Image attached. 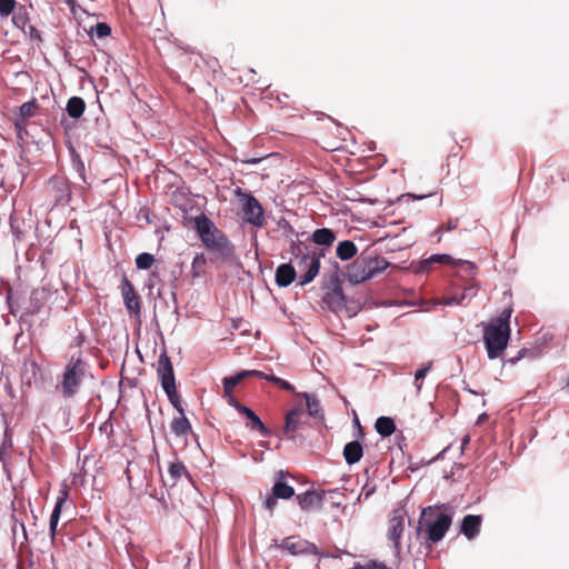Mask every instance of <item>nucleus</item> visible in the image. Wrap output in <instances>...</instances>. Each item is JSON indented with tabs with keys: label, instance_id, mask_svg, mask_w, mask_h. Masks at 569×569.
<instances>
[{
	"label": "nucleus",
	"instance_id": "obj_5",
	"mask_svg": "<svg viewBox=\"0 0 569 569\" xmlns=\"http://www.w3.org/2000/svg\"><path fill=\"white\" fill-rule=\"evenodd\" d=\"M451 522V513H448L440 508L428 507L421 512L418 533L421 531V527L426 526L428 540L436 543L446 536Z\"/></svg>",
	"mask_w": 569,
	"mask_h": 569
},
{
	"label": "nucleus",
	"instance_id": "obj_23",
	"mask_svg": "<svg viewBox=\"0 0 569 569\" xmlns=\"http://www.w3.org/2000/svg\"><path fill=\"white\" fill-rule=\"evenodd\" d=\"M298 396L306 400L307 411L309 416L315 418L323 417L320 402L315 395L308 392H299Z\"/></svg>",
	"mask_w": 569,
	"mask_h": 569
},
{
	"label": "nucleus",
	"instance_id": "obj_16",
	"mask_svg": "<svg viewBox=\"0 0 569 569\" xmlns=\"http://www.w3.org/2000/svg\"><path fill=\"white\" fill-rule=\"evenodd\" d=\"M481 522L480 516L467 515L462 519L460 531L468 540H473L479 535Z\"/></svg>",
	"mask_w": 569,
	"mask_h": 569
},
{
	"label": "nucleus",
	"instance_id": "obj_31",
	"mask_svg": "<svg viewBox=\"0 0 569 569\" xmlns=\"http://www.w3.org/2000/svg\"><path fill=\"white\" fill-rule=\"evenodd\" d=\"M168 472L173 480V483H176L183 475H188L186 466L179 460H176L169 465Z\"/></svg>",
	"mask_w": 569,
	"mask_h": 569
},
{
	"label": "nucleus",
	"instance_id": "obj_37",
	"mask_svg": "<svg viewBox=\"0 0 569 569\" xmlns=\"http://www.w3.org/2000/svg\"><path fill=\"white\" fill-rule=\"evenodd\" d=\"M93 33L96 34L97 38L101 39L111 33V28L104 22H99L96 24V27L93 29Z\"/></svg>",
	"mask_w": 569,
	"mask_h": 569
},
{
	"label": "nucleus",
	"instance_id": "obj_8",
	"mask_svg": "<svg viewBox=\"0 0 569 569\" xmlns=\"http://www.w3.org/2000/svg\"><path fill=\"white\" fill-rule=\"evenodd\" d=\"M236 194L241 204L243 220L256 228H262L266 224V217L264 210L258 199L241 189H238Z\"/></svg>",
	"mask_w": 569,
	"mask_h": 569
},
{
	"label": "nucleus",
	"instance_id": "obj_27",
	"mask_svg": "<svg viewBox=\"0 0 569 569\" xmlns=\"http://www.w3.org/2000/svg\"><path fill=\"white\" fill-rule=\"evenodd\" d=\"M375 428L381 437H389L395 432L396 423L390 417H379Z\"/></svg>",
	"mask_w": 569,
	"mask_h": 569
},
{
	"label": "nucleus",
	"instance_id": "obj_13",
	"mask_svg": "<svg viewBox=\"0 0 569 569\" xmlns=\"http://www.w3.org/2000/svg\"><path fill=\"white\" fill-rule=\"evenodd\" d=\"M433 263L455 264V266L461 264V266H466L467 270H469L470 272H472L476 269V266L469 261H463L460 259L456 260L455 258H452L450 254H447V253H436V254H431L427 259H423L420 263L419 270L426 271Z\"/></svg>",
	"mask_w": 569,
	"mask_h": 569
},
{
	"label": "nucleus",
	"instance_id": "obj_20",
	"mask_svg": "<svg viewBox=\"0 0 569 569\" xmlns=\"http://www.w3.org/2000/svg\"><path fill=\"white\" fill-rule=\"evenodd\" d=\"M67 497H68V492L66 490H61L59 492V496L57 497V501H56L54 508L52 510V513L50 516V522H49V528H50V532H51L52 537L56 535L57 526H58L60 515H61V508H62V505L66 502Z\"/></svg>",
	"mask_w": 569,
	"mask_h": 569
},
{
	"label": "nucleus",
	"instance_id": "obj_35",
	"mask_svg": "<svg viewBox=\"0 0 569 569\" xmlns=\"http://www.w3.org/2000/svg\"><path fill=\"white\" fill-rule=\"evenodd\" d=\"M16 6V0H0V17L6 19L11 16L14 12Z\"/></svg>",
	"mask_w": 569,
	"mask_h": 569
},
{
	"label": "nucleus",
	"instance_id": "obj_22",
	"mask_svg": "<svg viewBox=\"0 0 569 569\" xmlns=\"http://www.w3.org/2000/svg\"><path fill=\"white\" fill-rule=\"evenodd\" d=\"M12 23L16 28L27 32V26H29V11L26 6H16L14 12L12 13Z\"/></svg>",
	"mask_w": 569,
	"mask_h": 569
},
{
	"label": "nucleus",
	"instance_id": "obj_39",
	"mask_svg": "<svg viewBox=\"0 0 569 569\" xmlns=\"http://www.w3.org/2000/svg\"><path fill=\"white\" fill-rule=\"evenodd\" d=\"M223 397L227 399V402L229 406L233 407L238 412H240L241 408L244 407V405H241L233 396L232 393L224 395Z\"/></svg>",
	"mask_w": 569,
	"mask_h": 569
},
{
	"label": "nucleus",
	"instance_id": "obj_44",
	"mask_svg": "<svg viewBox=\"0 0 569 569\" xmlns=\"http://www.w3.org/2000/svg\"><path fill=\"white\" fill-rule=\"evenodd\" d=\"M277 386H279L280 388H282L287 391L295 392V387L290 382L283 380L281 378H280L279 382L277 383Z\"/></svg>",
	"mask_w": 569,
	"mask_h": 569
},
{
	"label": "nucleus",
	"instance_id": "obj_10",
	"mask_svg": "<svg viewBox=\"0 0 569 569\" xmlns=\"http://www.w3.org/2000/svg\"><path fill=\"white\" fill-rule=\"evenodd\" d=\"M279 549L287 550L292 556L299 555H318L317 546L300 537L291 536L276 543Z\"/></svg>",
	"mask_w": 569,
	"mask_h": 569
},
{
	"label": "nucleus",
	"instance_id": "obj_29",
	"mask_svg": "<svg viewBox=\"0 0 569 569\" xmlns=\"http://www.w3.org/2000/svg\"><path fill=\"white\" fill-rule=\"evenodd\" d=\"M37 104L34 101L24 102L19 110V114L16 119V127L21 128L22 124L27 121L28 118H31L34 114V110Z\"/></svg>",
	"mask_w": 569,
	"mask_h": 569
},
{
	"label": "nucleus",
	"instance_id": "obj_28",
	"mask_svg": "<svg viewBox=\"0 0 569 569\" xmlns=\"http://www.w3.org/2000/svg\"><path fill=\"white\" fill-rule=\"evenodd\" d=\"M84 100L80 97H72L67 102V112L73 119L80 118L84 112Z\"/></svg>",
	"mask_w": 569,
	"mask_h": 569
},
{
	"label": "nucleus",
	"instance_id": "obj_49",
	"mask_svg": "<svg viewBox=\"0 0 569 569\" xmlns=\"http://www.w3.org/2000/svg\"><path fill=\"white\" fill-rule=\"evenodd\" d=\"M470 442V437L467 435L462 438V441H461V449L463 450L468 443Z\"/></svg>",
	"mask_w": 569,
	"mask_h": 569
},
{
	"label": "nucleus",
	"instance_id": "obj_7",
	"mask_svg": "<svg viewBox=\"0 0 569 569\" xmlns=\"http://www.w3.org/2000/svg\"><path fill=\"white\" fill-rule=\"evenodd\" d=\"M158 376L170 403L180 415H182L184 410L181 405V398L176 389L173 368L170 358L166 353L160 355L158 359Z\"/></svg>",
	"mask_w": 569,
	"mask_h": 569
},
{
	"label": "nucleus",
	"instance_id": "obj_36",
	"mask_svg": "<svg viewBox=\"0 0 569 569\" xmlns=\"http://www.w3.org/2000/svg\"><path fill=\"white\" fill-rule=\"evenodd\" d=\"M11 447V439L8 437L7 432H4L1 441H0V461L6 462L9 449Z\"/></svg>",
	"mask_w": 569,
	"mask_h": 569
},
{
	"label": "nucleus",
	"instance_id": "obj_47",
	"mask_svg": "<svg viewBox=\"0 0 569 569\" xmlns=\"http://www.w3.org/2000/svg\"><path fill=\"white\" fill-rule=\"evenodd\" d=\"M264 379L270 381V382H272V383H274V385H277L279 382V380H280L279 377L273 376V375H266Z\"/></svg>",
	"mask_w": 569,
	"mask_h": 569
},
{
	"label": "nucleus",
	"instance_id": "obj_17",
	"mask_svg": "<svg viewBox=\"0 0 569 569\" xmlns=\"http://www.w3.org/2000/svg\"><path fill=\"white\" fill-rule=\"evenodd\" d=\"M239 413L243 415L247 418V427L249 429L258 431L263 437H268L270 435V430L266 427V425L261 421L257 413L249 407L244 406L243 408H241Z\"/></svg>",
	"mask_w": 569,
	"mask_h": 569
},
{
	"label": "nucleus",
	"instance_id": "obj_33",
	"mask_svg": "<svg viewBox=\"0 0 569 569\" xmlns=\"http://www.w3.org/2000/svg\"><path fill=\"white\" fill-rule=\"evenodd\" d=\"M44 298V289H34L30 296V303L32 308V312H38L42 306V300Z\"/></svg>",
	"mask_w": 569,
	"mask_h": 569
},
{
	"label": "nucleus",
	"instance_id": "obj_41",
	"mask_svg": "<svg viewBox=\"0 0 569 569\" xmlns=\"http://www.w3.org/2000/svg\"><path fill=\"white\" fill-rule=\"evenodd\" d=\"M477 295V288L475 286H470L465 289L463 293L461 295V300L465 301L466 299L470 300Z\"/></svg>",
	"mask_w": 569,
	"mask_h": 569
},
{
	"label": "nucleus",
	"instance_id": "obj_9",
	"mask_svg": "<svg viewBox=\"0 0 569 569\" xmlns=\"http://www.w3.org/2000/svg\"><path fill=\"white\" fill-rule=\"evenodd\" d=\"M322 301L329 310L336 313L345 308V295L337 274L330 276Z\"/></svg>",
	"mask_w": 569,
	"mask_h": 569
},
{
	"label": "nucleus",
	"instance_id": "obj_2",
	"mask_svg": "<svg viewBox=\"0 0 569 569\" xmlns=\"http://www.w3.org/2000/svg\"><path fill=\"white\" fill-rule=\"evenodd\" d=\"M512 315V308H506L495 319L485 327L483 341L489 359H496L502 355L510 339L509 321Z\"/></svg>",
	"mask_w": 569,
	"mask_h": 569
},
{
	"label": "nucleus",
	"instance_id": "obj_34",
	"mask_svg": "<svg viewBox=\"0 0 569 569\" xmlns=\"http://www.w3.org/2000/svg\"><path fill=\"white\" fill-rule=\"evenodd\" d=\"M154 262V258L151 253L143 252L138 254L136 258V266L138 269L147 270L149 269Z\"/></svg>",
	"mask_w": 569,
	"mask_h": 569
},
{
	"label": "nucleus",
	"instance_id": "obj_50",
	"mask_svg": "<svg viewBox=\"0 0 569 569\" xmlns=\"http://www.w3.org/2000/svg\"><path fill=\"white\" fill-rule=\"evenodd\" d=\"M525 352H526V350H525V349L520 350V351H519L518 357H517V358H512V359H510V360H509V362H510V363H516V361H517V360H519L520 358H522V357H523Z\"/></svg>",
	"mask_w": 569,
	"mask_h": 569
},
{
	"label": "nucleus",
	"instance_id": "obj_12",
	"mask_svg": "<svg viewBox=\"0 0 569 569\" xmlns=\"http://www.w3.org/2000/svg\"><path fill=\"white\" fill-rule=\"evenodd\" d=\"M303 417V409L300 406L290 409L286 413L284 426L282 428L284 438L291 440L296 438V432L305 423Z\"/></svg>",
	"mask_w": 569,
	"mask_h": 569
},
{
	"label": "nucleus",
	"instance_id": "obj_3",
	"mask_svg": "<svg viewBox=\"0 0 569 569\" xmlns=\"http://www.w3.org/2000/svg\"><path fill=\"white\" fill-rule=\"evenodd\" d=\"M290 251L295 256L299 271L303 272L300 284L305 286L311 282L319 273L320 261L325 257V251L315 247H302L296 242H292Z\"/></svg>",
	"mask_w": 569,
	"mask_h": 569
},
{
	"label": "nucleus",
	"instance_id": "obj_32",
	"mask_svg": "<svg viewBox=\"0 0 569 569\" xmlns=\"http://www.w3.org/2000/svg\"><path fill=\"white\" fill-rule=\"evenodd\" d=\"M207 259L203 253H197L191 263V273L193 277H200L204 273Z\"/></svg>",
	"mask_w": 569,
	"mask_h": 569
},
{
	"label": "nucleus",
	"instance_id": "obj_4",
	"mask_svg": "<svg viewBox=\"0 0 569 569\" xmlns=\"http://www.w3.org/2000/svg\"><path fill=\"white\" fill-rule=\"evenodd\" d=\"M390 263L382 257L372 253H361L347 270L348 280L358 284L368 281L385 271Z\"/></svg>",
	"mask_w": 569,
	"mask_h": 569
},
{
	"label": "nucleus",
	"instance_id": "obj_26",
	"mask_svg": "<svg viewBox=\"0 0 569 569\" xmlns=\"http://www.w3.org/2000/svg\"><path fill=\"white\" fill-rule=\"evenodd\" d=\"M357 246L351 240H343L337 246V256L346 261L353 258L357 254Z\"/></svg>",
	"mask_w": 569,
	"mask_h": 569
},
{
	"label": "nucleus",
	"instance_id": "obj_42",
	"mask_svg": "<svg viewBox=\"0 0 569 569\" xmlns=\"http://www.w3.org/2000/svg\"><path fill=\"white\" fill-rule=\"evenodd\" d=\"M440 303L445 305V306H452V305H462L463 301L461 300L460 297L459 298L451 297V298L443 299Z\"/></svg>",
	"mask_w": 569,
	"mask_h": 569
},
{
	"label": "nucleus",
	"instance_id": "obj_21",
	"mask_svg": "<svg viewBox=\"0 0 569 569\" xmlns=\"http://www.w3.org/2000/svg\"><path fill=\"white\" fill-rule=\"evenodd\" d=\"M282 472L278 473V479L272 486L271 492L278 499H289L295 495V489L282 480Z\"/></svg>",
	"mask_w": 569,
	"mask_h": 569
},
{
	"label": "nucleus",
	"instance_id": "obj_30",
	"mask_svg": "<svg viewBox=\"0 0 569 569\" xmlns=\"http://www.w3.org/2000/svg\"><path fill=\"white\" fill-rule=\"evenodd\" d=\"M247 373H242V371L238 372L232 377H226L222 380L223 383V393L229 395L233 392L234 387L241 382L246 378Z\"/></svg>",
	"mask_w": 569,
	"mask_h": 569
},
{
	"label": "nucleus",
	"instance_id": "obj_46",
	"mask_svg": "<svg viewBox=\"0 0 569 569\" xmlns=\"http://www.w3.org/2000/svg\"><path fill=\"white\" fill-rule=\"evenodd\" d=\"M26 33H29V36L31 38L40 39V34H39L38 30L33 26H31L30 23H29V26H27V32Z\"/></svg>",
	"mask_w": 569,
	"mask_h": 569
},
{
	"label": "nucleus",
	"instance_id": "obj_14",
	"mask_svg": "<svg viewBox=\"0 0 569 569\" xmlns=\"http://www.w3.org/2000/svg\"><path fill=\"white\" fill-rule=\"evenodd\" d=\"M121 292L124 306L130 313L139 315L140 313V298L137 295L133 286L128 280L127 277H123L121 280Z\"/></svg>",
	"mask_w": 569,
	"mask_h": 569
},
{
	"label": "nucleus",
	"instance_id": "obj_38",
	"mask_svg": "<svg viewBox=\"0 0 569 569\" xmlns=\"http://www.w3.org/2000/svg\"><path fill=\"white\" fill-rule=\"evenodd\" d=\"M431 369V362H429L428 365L421 367L420 369H418L416 372H415V378H416V381H420L422 379L426 378V376L428 375V372L430 371Z\"/></svg>",
	"mask_w": 569,
	"mask_h": 569
},
{
	"label": "nucleus",
	"instance_id": "obj_15",
	"mask_svg": "<svg viewBox=\"0 0 569 569\" xmlns=\"http://www.w3.org/2000/svg\"><path fill=\"white\" fill-rule=\"evenodd\" d=\"M325 491L317 492L307 490L303 493L297 496V501L300 508L305 511L320 509L322 506Z\"/></svg>",
	"mask_w": 569,
	"mask_h": 569
},
{
	"label": "nucleus",
	"instance_id": "obj_51",
	"mask_svg": "<svg viewBox=\"0 0 569 569\" xmlns=\"http://www.w3.org/2000/svg\"><path fill=\"white\" fill-rule=\"evenodd\" d=\"M413 385H415L417 395H419L422 389V382L415 380Z\"/></svg>",
	"mask_w": 569,
	"mask_h": 569
},
{
	"label": "nucleus",
	"instance_id": "obj_48",
	"mask_svg": "<svg viewBox=\"0 0 569 569\" xmlns=\"http://www.w3.org/2000/svg\"><path fill=\"white\" fill-rule=\"evenodd\" d=\"M430 194H422V196H417V194H413V193H408V194H405L403 197H408V198H412V199H425L427 197H429Z\"/></svg>",
	"mask_w": 569,
	"mask_h": 569
},
{
	"label": "nucleus",
	"instance_id": "obj_24",
	"mask_svg": "<svg viewBox=\"0 0 569 569\" xmlns=\"http://www.w3.org/2000/svg\"><path fill=\"white\" fill-rule=\"evenodd\" d=\"M311 239L316 244L329 247L335 242L336 234L331 229L321 228L312 233Z\"/></svg>",
	"mask_w": 569,
	"mask_h": 569
},
{
	"label": "nucleus",
	"instance_id": "obj_52",
	"mask_svg": "<svg viewBox=\"0 0 569 569\" xmlns=\"http://www.w3.org/2000/svg\"><path fill=\"white\" fill-rule=\"evenodd\" d=\"M457 228V223L450 221L446 228L447 231L453 230Z\"/></svg>",
	"mask_w": 569,
	"mask_h": 569
},
{
	"label": "nucleus",
	"instance_id": "obj_11",
	"mask_svg": "<svg viewBox=\"0 0 569 569\" xmlns=\"http://www.w3.org/2000/svg\"><path fill=\"white\" fill-rule=\"evenodd\" d=\"M407 512L403 509H396L392 511V517L388 525V539L393 543V548L398 553L400 550V539L406 529Z\"/></svg>",
	"mask_w": 569,
	"mask_h": 569
},
{
	"label": "nucleus",
	"instance_id": "obj_19",
	"mask_svg": "<svg viewBox=\"0 0 569 569\" xmlns=\"http://www.w3.org/2000/svg\"><path fill=\"white\" fill-rule=\"evenodd\" d=\"M362 456V445L358 440L348 442L343 448V457L348 465L357 463Z\"/></svg>",
	"mask_w": 569,
	"mask_h": 569
},
{
	"label": "nucleus",
	"instance_id": "obj_18",
	"mask_svg": "<svg viewBox=\"0 0 569 569\" xmlns=\"http://www.w3.org/2000/svg\"><path fill=\"white\" fill-rule=\"evenodd\" d=\"M296 274L291 263H282L276 270V282L279 287H288L295 280Z\"/></svg>",
	"mask_w": 569,
	"mask_h": 569
},
{
	"label": "nucleus",
	"instance_id": "obj_6",
	"mask_svg": "<svg viewBox=\"0 0 569 569\" xmlns=\"http://www.w3.org/2000/svg\"><path fill=\"white\" fill-rule=\"evenodd\" d=\"M87 365L80 358L72 357L64 367L62 379L58 388L64 398H72L79 391L81 382L86 376Z\"/></svg>",
	"mask_w": 569,
	"mask_h": 569
},
{
	"label": "nucleus",
	"instance_id": "obj_43",
	"mask_svg": "<svg viewBox=\"0 0 569 569\" xmlns=\"http://www.w3.org/2000/svg\"><path fill=\"white\" fill-rule=\"evenodd\" d=\"M242 373H247L246 378L247 377H258L261 379L266 378V373H263L262 371H259V370H242Z\"/></svg>",
	"mask_w": 569,
	"mask_h": 569
},
{
	"label": "nucleus",
	"instance_id": "obj_40",
	"mask_svg": "<svg viewBox=\"0 0 569 569\" xmlns=\"http://www.w3.org/2000/svg\"><path fill=\"white\" fill-rule=\"evenodd\" d=\"M277 497L271 492L270 496H268L264 500V507L267 510H269L270 512L273 511L276 505H277Z\"/></svg>",
	"mask_w": 569,
	"mask_h": 569
},
{
	"label": "nucleus",
	"instance_id": "obj_45",
	"mask_svg": "<svg viewBox=\"0 0 569 569\" xmlns=\"http://www.w3.org/2000/svg\"><path fill=\"white\" fill-rule=\"evenodd\" d=\"M368 569H390V568H388L382 562L371 560L368 562Z\"/></svg>",
	"mask_w": 569,
	"mask_h": 569
},
{
	"label": "nucleus",
	"instance_id": "obj_25",
	"mask_svg": "<svg viewBox=\"0 0 569 569\" xmlns=\"http://www.w3.org/2000/svg\"><path fill=\"white\" fill-rule=\"evenodd\" d=\"M171 429L177 437H186L191 431V425L184 416V412L173 419Z\"/></svg>",
	"mask_w": 569,
	"mask_h": 569
},
{
	"label": "nucleus",
	"instance_id": "obj_1",
	"mask_svg": "<svg viewBox=\"0 0 569 569\" xmlns=\"http://www.w3.org/2000/svg\"><path fill=\"white\" fill-rule=\"evenodd\" d=\"M194 229L203 247L212 253V260L227 262L233 259L234 246L210 218L203 213L197 216L194 218Z\"/></svg>",
	"mask_w": 569,
	"mask_h": 569
}]
</instances>
